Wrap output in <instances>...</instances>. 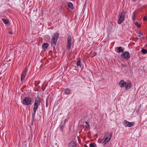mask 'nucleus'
Masks as SVG:
<instances>
[{
	"label": "nucleus",
	"mask_w": 147,
	"mask_h": 147,
	"mask_svg": "<svg viewBox=\"0 0 147 147\" xmlns=\"http://www.w3.org/2000/svg\"><path fill=\"white\" fill-rule=\"evenodd\" d=\"M40 98L38 97L35 98L33 108V112L32 113V118L33 120L34 119L36 111L38 109V106L40 105Z\"/></svg>",
	"instance_id": "nucleus-1"
},
{
	"label": "nucleus",
	"mask_w": 147,
	"mask_h": 147,
	"mask_svg": "<svg viewBox=\"0 0 147 147\" xmlns=\"http://www.w3.org/2000/svg\"><path fill=\"white\" fill-rule=\"evenodd\" d=\"M59 37V35L58 33H55L54 34L52 38L51 45L53 47L54 49H55V46Z\"/></svg>",
	"instance_id": "nucleus-2"
},
{
	"label": "nucleus",
	"mask_w": 147,
	"mask_h": 147,
	"mask_svg": "<svg viewBox=\"0 0 147 147\" xmlns=\"http://www.w3.org/2000/svg\"><path fill=\"white\" fill-rule=\"evenodd\" d=\"M112 132L108 133L107 132L104 136V138H105L103 143L104 144H106L107 142H109L112 136Z\"/></svg>",
	"instance_id": "nucleus-3"
},
{
	"label": "nucleus",
	"mask_w": 147,
	"mask_h": 147,
	"mask_svg": "<svg viewBox=\"0 0 147 147\" xmlns=\"http://www.w3.org/2000/svg\"><path fill=\"white\" fill-rule=\"evenodd\" d=\"M125 18V14L124 13V11H123L119 14V17L117 21V23L121 24L124 20Z\"/></svg>",
	"instance_id": "nucleus-4"
},
{
	"label": "nucleus",
	"mask_w": 147,
	"mask_h": 147,
	"mask_svg": "<svg viewBox=\"0 0 147 147\" xmlns=\"http://www.w3.org/2000/svg\"><path fill=\"white\" fill-rule=\"evenodd\" d=\"M22 102L25 105H29L31 102V98L29 97H25L23 100Z\"/></svg>",
	"instance_id": "nucleus-5"
},
{
	"label": "nucleus",
	"mask_w": 147,
	"mask_h": 147,
	"mask_svg": "<svg viewBox=\"0 0 147 147\" xmlns=\"http://www.w3.org/2000/svg\"><path fill=\"white\" fill-rule=\"evenodd\" d=\"M123 124L125 127H131L134 125L135 122H130L126 120H124L123 122Z\"/></svg>",
	"instance_id": "nucleus-6"
},
{
	"label": "nucleus",
	"mask_w": 147,
	"mask_h": 147,
	"mask_svg": "<svg viewBox=\"0 0 147 147\" xmlns=\"http://www.w3.org/2000/svg\"><path fill=\"white\" fill-rule=\"evenodd\" d=\"M28 69L26 67L22 71L21 76V81L23 80L26 75V74L27 72Z\"/></svg>",
	"instance_id": "nucleus-7"
},
{
	"label": "nucleus",
	"mask_w": 147,
	"mask_h": 147,
	"mask_svg": "<svg viewBox=\"0 0 147 147\" xmlns=\"http://www.w3.org/2000/svg\"><path fill=\"white\" fill-rule=\"evenodd\" d=\"M71 45V38L69 36L67 38V47L68 49H70Z\"/></svg>",
	"instance_id": "nucleus-8"
},
{
	"label": "nucleus",
	"mask_w": 147,
	"mask_h": 147,
	"mask_svg": "<svg viewBox=\"0 0 147 147\" xmlns=\"http://www.w3.org/2000/svg\"><path fill=\"white\" fill-rule=\"evenodd\" d=\"M122 57L127 59H129L130 58V55L129 53L128 52H124L123 54Z\"/></svg>",
	"instance_id": "nucleus-9"
},
{
	"label": "nucleus",
	"mask_w": 147,
	"mask_h": 147,
	"mask_svg": "<svg viewBox=\"0 0 147 147\" xmlns=\"http://www.w3.org/2000/svg\"><path fill=\"white\" fill-rule=\"evenodd\" d=\"M125 87L126 90H127L129 89H130L131 87V83L130 82H126V84H125Z\"/></svg>",
	"instance_id": "nucleus-10"
},
{
	"label": "nucleus",
	"mask_w": 147,
	"mask_h": 147,
	"mask_svg": "<svg viewBox=\"0 0 147 147\" xmlns=\"http://www.w3.org/2000/svg\"><path fill=\"white\" fill-rule=\"evenodd\" d=\"M126 82H125L123 80H121L119 83V85L121 88L125 86Z\"/></svg>",
	"instance_id": "nucleus-11"
},
{
	"label": "nucleus",
	"mask_w": 147,
	"mask_h": 147,
	"mask_svg": "<svg viewBox=\"0 0 147 147\" xmlns=\"http://www.w3.org/2000/svg\"><path fill=\"white\" fill-rule=\"evenodd\" d=\"M76 144L74 141H71L69 144L68 147H76Z\"/></svg>",
	"instance_id": "nucleus-12"
},
{
	"label": "nucleus",
	"mask_w": 147,
	"mask_h": 147,
	"mask_svg": "<svg viewBox=\"0 0 147 147\" xmlns=\"http://www.w3.org/2000/svg\"><path fill=\"white\" fill-rule=\"evenodd\" d=\"M65 122L64 123L61 122L59 128H60V129L61 130H62L65 127Z\"/></svg>",
	"instance_id": "nucleus-13"
},
{
	"label": "nucleus",
	"mask_w": 147,
	"mask_h": 147,
	"mask_svg": "<svg viewBox=\"0 0 147 147\" xmlns=\"http://www.w3.org/2000/svg\"><path fill=\"white\" fill-rule=\"evenodd\" d=\"M117 52L120 53V52L123 53V50L122 49L121 47H119L117 48Z\"/></svg>",
	"instance_id": "nucleus-14"
},
{
	"label": "nucleus",
	"mask_w": 147,
	"mask_h": 147,
	"mask_svg": "<svg viewBox=\"0 0 147 147\" xmlns=\"http://www.w3.org/2000/svg\"><path fill=\"white\" fill-rule=\"evenodd\" d=\"M49 46V44L48 43H45L43 44L42 45V47L43 49H47Z\"/></svg>",
	"instance_id": "nucleus-15"
},
{
	"label": "nucleus",
	"mask_w": 147,
	"mask_h": 147,
	"mask_svg": "<svg viewBox=\"0 0 147 147\" xmlns=\"http://www.w3.org/2000/svg\"><path fill=\"white\" fill-rule=\"evenodd\" d=\"M76 65L78 66H80V67H81V63L80 59H78L76 63Z\"/></svg>",
	"instance_id": "nucleus-16"
},
{
	"label": "nucleus",
	"mask_w": 147,
	"mask_h": 147,
	"mask_svg": "<svg viewBox=\"0 0 147 147\" xmlns=\"http://www.w3.org/2000/svg\"><path fill=\"white\" fill-rule=\"evenodd\" d=\"M68 6L71 9H73V4L71 2H69L68 3Z\"/></svg>",
	"instance_id": "nucleus-17"
},
{
	"label": "nucleus",
	"mask_w": 147,
	"mask_h": 147,
	"mask_svg": "<svg viewBox=\"0 0 147 147\" xmlns=\"http://www.w3.org/2000/svg\"><path fill=\"white\" fill-rule=\"evenodd\" d=\"M70 92V90L68 89H65L64 91V93L66 94H69Z\"/></svg>",
	"instance_id": "nucleus-18"
},
{
	"label": "nucleus",
	"mask_w": 147,
	"mask_h": 147,
	"mask_svg": "<svg viewBox=\"0 0 147 147\" xmlns=\"http://www.w3.org/2000/svg\"><path fill=\"white\" fill-rule=\"evenodd\" d=\"M2 20L3 21V22L5 24H8L9 23V21L7 20H6L4 19H2Z\"/></svg>",
	"instance_id": "nucleus-19"
},
{
	"label": "nucleus",
	"mask_w": 147,
	"mask_h": 147,
	"mask_svg": "<svg viewBox=\"0 0 147 147\" xmlns=\"http://www.w3.org/2000/svg\"><path fill=\"white\" fill-rule=\"evenodd\" d=\"M141 52L144 54H146L147 53V51L146 49H142L141 50Z\"/></svg>",
	"instance_id": "nucleus-20"
},
{
	"label": "nucleus",
	"mask_w": 147,
	"mask_h": 147,
	"mask_svg": "<svg viewBox=\"0 0 147 147\" xmlns=\"http://www.w3.org/2000/svg\"><path fill=\"white\" fill-rule=\"evenodd\" d=\"M84 124V126H85L87 128L89 126V125L87 121L85 122Z\"/></svg>",
	"instance_id": "nucleus-21"
},
{
	"label": "nucleus",
	"mask_w": 147,
	"mask_h": 147,
	"mask_svg": "<svg viewBox=\"0 0 147 147\" xmlns=\"http://www.w3.org/2000/svg\"><path fill=\"white\" fill-rule=\"evenodd\" d=\"M96 146V144L95 143H91L90 144V147H95Z\"/></svg>",
	"instance_id": "nucleus-22"
},
{
	"label": "nucleus",
	"mask_w": 147,
	"mask_h": 147,
	"mask_svg": "<svg viewBox=\"0 0 147 147\" xmlns=\"http://www.w3.org/2000/svg\"><path fill=\"white\" fill-rule=\"evenodd\" d=\"M135 15H136V13L134 12L133 13L132 17V19H133L134 21L135 20Z\"/></svg>",
	"instance_id": "nucleus-23"
},
{
	"label": "nucleus",
	"mask_w": 147,
	"mask_h": 147,
	"mask_svg": "<svg viewBox=\"0 0 147 147\" xmlns=\"http://www.w3.org/2000/svg\"><path fill=\"white\" fill-rule=\"evenodd\" d=\"M135 24L137 26V27L138 28H140L141 26L140 24H138V23L137 22L135 23Z\"/></svg>",
	"instance_id": "nucleus-24"
},
{
	"label": "nucleus",
	"mask_w": 147,
	"mask_h": 147,
	"mask_svg": "<svg viewBox=\"0 0 147 147\" xmlns=\"http://www.w3.org/2000/svg\"><path fill=\"white\" fill-rule=\"evenodd\" d=\"M143 35V33L141 32H139L138 33V36L139 37H141Z\"/></svg>",
	"instance_id": "nucleus-25"
},
{
	"label": "nucleus",
	"mask_w": 147,
	"mask_h": 147,
	"mask_svg": "<svg viewBox=\"0 0 147 147\" xmlns=\"http://www.w3.org/2000/svg\"><path fill=\"white\" fill-rule=\"evenodd\" d=\"M48 100L47 99L46 100V107H47L48 106Z\"/></svg>",
	"instance_id": "nucleus-26"
},
{
	"label": "nucleus",
	"mask_w": 147,
	"mask_h": 147,
	"mask_svg": "<svg viewBox=\"0 0 147 147\" xmlns=\"http://www.w3.org/2000/svg\"><path fill=\"white\" fill-rule=\"evenodd\" d=\"M143 20L144 21L147 20V16H146L144 17L143 18Z\"/></svg>",
	"instance_id": "nucleus-27"
},
{
	"label": "nucleus",
	"mask_w": 147,
	"mask_h": 147,
	"mask_svg": "<svg viewBox=\"0 0 147 147\" xmlns=\"http://www.w3.org/2000/svg\"><path fill=\"white\" fill-rule=\"evenodd\" d=\"M9 33L10 34H13V32L11 31Z\"/></svg>",
	"instance_id": "nucleus-28"
},
{
	"label": "nucleus",
	"mask_w": 147,
	"mask_h": 147,
	"mask_svg": "<svg viewBox=\"0 0 147 147\" xmlns=\"http://www.w3.org/2000/svg\"><path fill=\"white\" fill-rule=\"evenodd\" d=\"M141 4H139L138 5V7H139L140 6H141Z\"/></svg>",
	"instance_id": "nucleus-29"
},
{
	"label": "nucleus",
	"mask_w": 147,
	"mask_h": 147,
	"mask_svg": "<svg viewBox=\"0 0 147 147\" xmlns=\"http://www.w3.org/2000/svg\"><path fill=\"white\" fill-rule=\"evenodd\" d=\"M132 1L134 2L136 1V0H132Z\"/></svg>",
	"instance_id": "nucleus-30"
}]
</instances>
